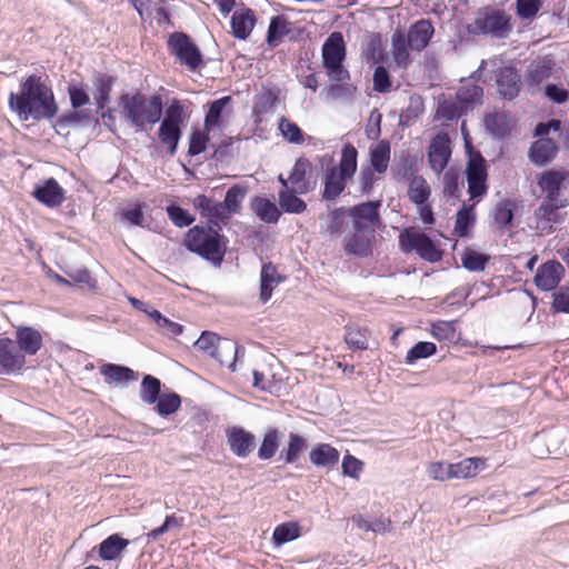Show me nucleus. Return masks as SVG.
Returning <instances> with one entry per match:
<instances>
[{"label":"nucleus","mask_w":569,"mask_h":569,"mask_svg":"<svg viewBox=\"0 0 569 569\" xmlns=\"http://www.w3.org/2000/svg\"><path fill=\"white\" fill-rule=\"evenodd\" d=\"M490 257L486 253L478 252L467 248L461 254L462 267L469 271H483L489 262Z\"/></svg>","instance_id":"obj_56"},{"label":"nucleus","mask_w":569,"mask_h":569,"mask_svg":"<svg viewBox=\"0 0 569 569\" xmlns=\"http://www.w3.org/2000/svg\"><path fill=\"white\" fill-rule=\"evenodd\" d=\"M343 249L347 254L366 258L371 254V241L365 233L355 231L343 240Z\"/></svg>","instance_id":"obj_41"},{"label":"nucleus","mask_w":569,"mask_h":569,"mask_svg":"<svg viewBox=\"0 0 569 569\" xmlns=\"http://www.w3.org/2000/svg\"><path fill=\"white\" fill-rule=\"evenodd\" d=\"M358 168V150L352 143H345L341 149V158L338 166H332L342 178L351 180Z\"/></svg>","instance_id":"obj_29"},{"label":"nucleus","mask_w":569,"mask_h":569,"mask_svg":"<svg viewBox=\"0 0 569 569\" xmlns=\"http://www.w3.org/2000/svg\"><path fill=\"white\" fill-rule=\"evenodd\" d=\"M159 122L160 126L158 128L157 137L160 142V146H154V149L157 152H159L160 148L164 147L167 154L169 157H174L179 148V142L183 134L182 127H177L174 124H170L162 121Z\"/></svg>","instance_id":"obj_22"},{"label":"nucleus","mask_w":569,"mask_h":569,"mask_svg":"<svg viewBox=\"0 0 569 569\" xmlns=\"http://www.w3.org/2000/svg\"><path fill=\"white\" fill-rule=\"evenodd\" d=\"M510 20V16L505 10L485 8L478 12L475 24L480 33L502 39L512 30Z\"/></svg>","instance_id":"obj_7"},{"label":"nucleus","mask_w":569,"mask_h":569,"mask_svg":"<svg viewBox=\"0 0 569 569\" xmlns=\"http://www.w3.org/2000/svg\"><path fill=\"white\" fill-rule=\"evenodd\" d=\"M91 123L90 113L87 110H68L56 119L54 128L59 134L69 127H86ZM67 131L64 134L67 136Z\"/></svg>","instance_id":"obj_32"},{"label":"nucleus","mask_w":569,"mask_h":569,"mask_svg":"<svg viewBox=\"0 0 569 569\" xmlns=\"http://www.w3.org/2000/svg\"><path fill=\"white\" fill-rule=\"evenodd\" d=\"M485 124L493 138L503 139L510 134L509 119L503 113H490L485 117Z\"/></svg>","instance_id":"obj_47"},{"label":"nucleus","mask_w":569,"mask_h":569,"mask_svg":"<svg viewBox=\"0 0 569 569\" xmlns=\"http://www.w3.org/2000/svg\"><path fill=\"white\" fill-rule=\"evenodd\" d=\"M431 194V189L422 176H413L409 181L408 197L416 206L425 204Z\"/></svg>","instance_id":"obj_46"},{"label":"nucleus","mask_w":569,"mask_h":569,"mask_svg":"<svg viewBox=\"0 0 569 569\" xmlns=\"http://www.w3.org/2000/svg\"><path fill=\"white\" fill-rule=\"evenodd\" d=\"M256 24L254 11L250 8L236 11L231 17L232 34L237 39L246 40Z\"/></svg>","instance_id":"obj_27"},{"label":"nucleus","mask_w":569,"mask_h":569,"mask_svg":"<svg viewBox=\"0 0 569 569\" xmlns=\"http://www.w3.org/2000/svg\"><path fill=\"white\" fill-rule=\"evenodd\" d=\"M24 366V355L19 351L14 340L7 337L0 338V373H17L20 372Z\"/></svg>","instance_id":"obj_13"},{"label":"nucleus","mask_w":569,"mask_h":569,"mask_svg":"<svg viewBox=\"0 0 569 569\" xmlns=\"http://www.w3.org/2000/svg\"><path fill=\"white\" fill-rule=\"evenodd\" d=\"M308 448V442L301 435L290 432L288 436L287 448L280 452L279 459H283L286 463H295L299 460L301 453Z\"/></svg>","instance_id":"obj_42"},{"label":"nucleus","mask_w":569,"mask_h":569,"mask_svg":"<svg viewBox=\"0 0 569 569\" xmlns=\"http://www.w3.org/2000/svg\"><path fill=\"white\" fill-rule=\"evenodd\" d=\"M284 277L279 274L272 262L262 264L260 271V300L266 303L270 300L273 289L284 281Z\"/></svg>","instance_id":"obj_26"},{"label":"nucleus","mask_w":569,"mask_h":569,"mask_svg":"<svg viewBox=\"0 0 569 569\" xmlns=\"http://www.w3.org/2000/svg\"><path fill=\"white\" fill-rule=\"evenodd\" d=\"M194 347L210 357L214 358L221 366H227L231 371L236 370V361L240 350L242 355L244 349L230 339H221L211 331H203L196 340Z\"/></svg>","instance_id":"obj_5"},{"label":"nucleus","mask_w":569,"mask_h":569,"mask_svg":"<svg viewBox=\"0 0 569 569\" xmlns=\"http://www.w3.org/2000/svg\"><path fill=\"white\" fill-rule=\"evenodd\" d=\"M313 166L311 161L305 157H299L288 177L293 188H298L299 193H308L316 189L317 178H312Z\"/></svg>","instance_id":"obj_16"},{"label":"nucleus","mask_w":569,"mask_h":569,"mask_svg":"<svg viewBox=\"0 0 569 569\" xmlns=\"http://www.w3.org/2000/svg\"><path fill=\"white\" fill-rule=\"evenodd\" d=\"M248 187L242 184H233L227 190L222 204L230 217L239 212L241 208V201L246 197Z\"/></svg>","instance_id":"obj_53"},{"label":"nucleus","mask_w":569,"mask_h":569,"mask_svg":"<svg viewBox=\"0 0 569 569\" xmlns=\"http://www.w3.org/2000/svg\"><path fill=\"white\" fill-rule=\"evenodd\" d=\"M347 48L341 32H332L322 44V67L331 81L350 80V72L345 68Z\"/></svg>","instance_id":"obj_4"},{"label":"nucleus","mask_w":569,"mask_h":569,"mask_svg":"<svg viewBox=\"0 0 569 569\" xmlns=\"http://www.w3.org/2000/svg\"><path fill=\"white\" fill-rule=\"evenodd\" d=\"M181 397L173 391L162 393L156 405L154 410L161 417H168L176 413L181 407Z\"/></svg>","instance_id":"obj_54"},{"label":"nucleus","mask_w":569,"mask_h":569,"mask_svg":"<svg viewBox=\"0 0 569 569\" xmlns=\"http://www.w3.org/2000/svg\"><path fill=\"white\" fill-rule=\"evenodd\" d=\"M290 22L283 14L273 16L270 19L266 41L270 48L278 47L283 37L290 32Z\"/></svg>","instance_id":"obj_40"},{"label":"nucleus","mask_w":569,"mask_h":569,"mask_svg":"<svg viewBox=\"0 0 569 569\" xmlns=\"http://www.w3.org/2000/svg\"><path fill=\"white\" fill-rule=\"evenodd\" d=\"M555 66V61L547 57L533 60L527 69L529 84L538 86L548 79Z\"/></svg>","instance_id":"obj_39"},{"label":"nucleus","mask_w":569,"mask_h":569,"mask_svg":"<svg viewBox=\"0 0 569 569\" xmlns=\"http://www.w3.org/2000/svg\"><path fill=\"white\" fill-rule=\"evenodd\" d=\"M100 372L109 385H126L138 379V372L122 365L106 363L100 368Z\"/></svg>","instance_id":"obj_31"},{"label":"nucleus","mask_w":569,"mask_h":569,"mask_svg":"<svg viewBox=\"0 0 569 569\" xmlns=\"http://www.w3.org/2000/svg\"><path fill=\"white\" fill-rule=\"evenodd\" d=\"M497 89L506 100H513L519 96L521 89V77L513 66H506L498 70Z\"/></svg>","instance_id":"obj_17"},{"label":"nucleus","mask_w":569,"mask_h":569,"mask_svg":"<svg viewBox=\"0 0 569 569\" xmlns=\"http://www.w3.org/2000/svg\"><path fill=\"white\" fill-rule=\"evenodd\" d=\"M466 111V109L458 102L453 100H440L437 108V118H442L447 121H457Z\"/></svg>","instance_id":"obj_61"},{"label":"nucleus","mask_w":569,"mask_h":569,"mask_svg":"<svg viewBox=\"0 0 569 569\" xmlns=\"http://www.w3.org/2000/svg\"><path fill=\"white\" fill-rule=\"evenodd\" d=\"M166 211L172 223L179 228L189 227L196 220L194 216L178 204H169Z\"/></svg>","instance_id":"obj_64"},{"label":"nucleus","mask_w":569,"mask_h":569,"mask_svg":"<svg viewBox=\"0 0 569 569\" xmlns=\"http://www.w3.org/2000/svg\"><path fill=\"white\" fill-rule=\"evenodd\" d=\"M279 99L278 89H267L254 98L252 108L253 114H264L272 112Z\"/></svg>","instance_id":"obj_52"},{"label":"nucleus","mask_w":569,"mask_h":569,"mask_svg":"<svg viewBox=\"0 0 569 569\" xmlns=\"http://www.w3.org/2000/svg\"><path fill=\"white\" fill-rule=\"evenodd\" d=\"M130 541L120 533H112L98 545V555L103 561H113L121 558Z\"/></svg>","instance_id":"obj_24"},{"label":"nucleus","mask_w":569,"mask_h":569,"mask_svg":"<svg viewBox=\"0 0 569 569\" xmlns=\"http://www.w3.org/2000/svg\"><path fill=\"white\" fill-rule=\"evenodd\" d=\"M192 203L201 217L207 218L208 222L206 226H212V228L221 230L220 224H227L230 219V214L222 202L216 201L206 194H198Z\"/></svg>","instance_id":"obj_10"},{"label":"nucleus","mask_w":569,"mask_h":569,"mask_svg":"<svg viewBox=\"0 0 569 569\" xmlns=\"http://www.w3.org/2000/svg\"><path fill=\"white\" fill-rule=\"evenodd\" d=\"M228 242V238L212 226H193L187 231L183 240L188 251L198 254L214 267L221 266Z\"/></svg>","instance_id":"obj_3"},{"label":"nucleus","mask_w":569,"mask_h":569,"mask_svg":"<svg viewBox=\"0 0 569 569\" xmlns=\"http://www.w3.org/2000/svg\"><path fill=\"white\" fill-rule=\"evenodd\" d=\"M436 343L430 341H419L408 350L405 362L407 365H413L420 359H426L436 355Z\"/></svg>","instance_id":"obj_57"},{"label":"nucleus","mask_w":569,"mask_h":569,"mask_svg":"<svg viewBox=\"0 0 569 569\" xmlns=\"http://www.w3.org/2000/svg\"><path fill=\"white\" fill-rule=\"evenodd\" d=\"M16 346L21 353L34 356L43 346L42 336L33 327L21 326L16 329Z\"/></svg>","instance_id":"obj_20"},{"label":"nucleus","mask_w":569,"mask_h":569,"mask_svg":"<svg viewBox=\"0 0 569 569\" xmlns=\"http://www.w3.org/2000/svg\"><path fill=\"white\" fill-rule=\"evenodd\" d=\"M340 452L329 443H317L309 452L310 462L317 468L331 469L339 462Z\"/></svg>","instance_id":"obj_25"},{"label":"nucleus","mask_w":569,"mask_h":569,"mask_svg":"<svg viewBox=\"0 0 569 569\" xmlns=\"http://www.w3.org/2000/svg\"><path fill=\"white\" fill-rule=\"evenodd\" d=\"M168 48L179 62L194 71L203 64L200 48L184 32H173L169 36Z\"/></svg>","instance_id":"obj_6"},{"label":"nucleus","mask_w":569,"mask_h":569,"mask_svg":"<svg viewBox=\"0 0 569 569\" xmlns=\"http://www.w3.org/2000/svg\"><path fill=\"white\" fill-rule=\"evenodd\" d=\"M226 436L230 451L239 458H247L256 448V436L243 427H230Z\"/></svg>","instance_id":"obj_15"},{"label":"nucleus","mask_w":569,"mask_h":569,"mask_svg":"<svg viewBox=\"0 0 569 569\" xmlns=\"http://www.w3.org/2000/svg\"><path fill=\"white\" fill-rule=\"evenodd\" d=\"M370 331L366 327L348 325L345 327V341L352 350H367Z\"/></svg>","instance_id":"obj_44"},{"label":"nucleus","mask_w":569,"mask_h":569,"mask_svg":"<svg viewBox=\"0 0 569 569\" xmlns=\"http://www.w3.org/2000/svg\"><path fill=\"white\" fill-rule=\"evenodd\" d=\"M390 142L388 140H380L376 146L370 147V167L378 174L387 171L390 161Z\"/></svg>","instance_id":"obj_35"},{"label":"nucleus","mask_w":569,"mask_h":569,"mask_svg":"<svg viewBox=\"0 0 569 569\" xmlns=\"http://www.w3.org/2000/svg\"><path fill=\"white\" fill-rule=\"evenodd\" d=\"M380 200H370L348 208V216L358 233L375 232L381 224Z\"/></svg>","instance_id":"obj_8"},{"label":"nucleus","mask_w":569,"mask_h":569,"mask_svg":"<svg viewBox=\"0 0 569 569\" xmlns=\"http://www.w3.org/2000/svg\"><path fill=\"white\" fill-rule=\"evenodd\" d=\"M450 138L448 133L440 132L436 134L428 148V161L430 168L436 172H442L451 157Z\"/></svg>","instance_id":"obj_12"},{"label":"nucleus","mask_w":569,"mask_h":569,"mask_svg":"<svg viewBox=\"0 0 569 569\" xmlns=\"http://www.w3.org/2000/svg\"><path fill=\"white\" fill-rule=\"evenodd\" d=\"M301 536V528L296 521H288L277 526L272 533L274 546H282Z\"/></svg>","instance_id":"obj_50"},{"label":"nucleus","mask_w":569,"mask_h":569,"mask_svg":"<svg viewBox=\"0 0 569 569\" xmlns=\"http://www.w3.org/2000/svg\"><path fill=\"white\" fill-rule=\"evenodd\" d=\"M160 379L151 375H144L140 385V400L147 405H153L162 395Z\"/></svg>","instance_id":"obj_45"},{"label":"nucleus","mask_w":569,"mask_h":569,"mask_svg":"<svg viewBox=\"0 0 569 569\" xmlns=\"http://www.w3.org/2000/svg\"><path fill=\"white\" fill-rule=\"evenodd\" d=\"M231 101L232 98L230 96H224L208 103V110L203 122L207 131H211L221 126L223 111Z\"/></svg>","instance_id":"obj_38"},{"label":"nucleus","mask_w":569,"mask_h":569,"mask_svg":"<svg viewBox=\"0 0 569 569\" xmlns=\"http://www.w3.org/2000/svg\"><path fill=\"white\" fill-rule=\"evenodd\" d=\"M209 133L210 131L204 128L202 130L192 128L189 136L188 156L196 157L207 150L211 144Z\"/></svg>","instance_id":"obj_55"},{"label":"nucleus","mask_w":569,"mask_h":569,"mask_svg":"<svg viewBox=\"0 0 569 569\" xmlns=\"http://www.w3.org/2000/svg\"><path fill=\"white\" fill-rule=\"evenodd\" d=\"M567 206V200H561L560 198H556L553 200H549L547 196H545L543 201L540 206L535 210V217L538 220H543L548 223L557 222L556 212L559 209H562Z\"/></svg>","instance_id":"obj_51"},{"label":"nucleus","mask_w":569,"mask_h":569,"mask_svg":"<svg viewBox=\"0 0 569 569\" xmlns=\"http://www.w3.org/2000/svg\"><path fill=\"white\" fill-rule=\"evenodd\" d=\"M518 206L515 200L502 199L493 209V221L499 230L510 228L513 224Z\"/></svg>","instance_id":"obj_33"},{"label":"nucleus","mask_w":569,"mask_h":569,"mask_svg":"<svg viewBox=\"0 0 569 569\" xmlns=\"http://www.w3.org/2000/svg\"><path fill=\"white\" fill-rule=\"evenodd\" d=\"M537 184L550 201L560 198L561 190L569 184V170L555 168L545 170L537 176Z\"/></svg>","instance_id":"obj_11"},{"label":"nucleus","mask_w":569,"mask_h":569,"mask_svg":"<svg viewBox=\"0 0 569 569\" xmlns=\"http://www.w3.org/2000/svg\"><path fill=\"white\" fill-rule=\"evenodd\" d=\"M298 188L280 190L278 193V203L280 211L286 213L299 214L307 210V203L303 199L298 197Z\"/></svg>","instance_id":"obj_34"},{"label":"nucleus","mask_w":569,"mask_h":569,"mask_svg":"<svg viewBox=\"0 0 569 569\" xmlns=\"http://www.w3.org/2000/svg\"><path fill=\"white\" fill-rule=\"evenodd\" d=\"M475 223V206H467L466 203H462L461 208L457 211L456 223L453 228L455 234H457L460 238L468 237L470 229L473 228Z\"/></svg>","instance_id":"obj_43"},{"label":"nucleus","mask_w":569,"mask_h":569,"mask_svg":"<svg viewBox=\"0 0 569 569\" xmlns=\"http://www.w3.org/2000/svg\"><path fill=\"white\" fill-rule=\"evenodd\" d=\"M281 433L277 428L269 427L258 449V457L261 460L271 459L280 446Z\"/></svg>","instance_id":"obj_48"},{"label":"nucleus","mask_w":569,"mask_h":569,"mask_svg":"<svg viewBox=\"0 0 569 569\" xmlns=\"http://www.w3.org/2000/svg\"><path fill=\"white\" fill-rule=\"evenodd\" d=\"M250 207L256 216L266 223H277L281 217V211L277 204L266 197H253Z\"/></svg>","instance_id":"obj_30"},{"label":"nucleus","mask_w":569,"mask_h":569,"mask_svg":"<svg viewBox=\"0 0 569 569\" xmlns=\"http://www.w3.org/2000/svg\"><path fill=\"white\" fill-rule=\"evenodd\" d=\"M8 106L21 121H41L54 118L59 111L53 91L40 76L29 74L18 92H11Z\"/></svg>","instance_id":"obj_1"},{"label":"nucleus","mask_w":569,"mask_h":569,"mask_svg":"<svg viewBox=\"0 0 569 569\" xmlns=\"http://www.w3.org/2000/svg\"><path fill=\"white\" fill-rule=\"evenodd\" d=\"M483 96L482 87L478 84L463 86L458 89L456 99L467 110L472 103H481Z\"/></svg>","instance_id":"obj_58"},{"label":"nucleus","mask_w":569,"mask_h":569,"mask_svg":"<svg viewBox=\"0 0 569 569\" xmlns=\"http://www.w3.org/2000/svg\"><path fill=\"white\" fill-rule=\"evenodd\" d=\"M483 465L480 458H466L457 463H450L449 476L451 479H465L477 475L479 467Z\"/></svg>","instance_id":"obj_49"},{"label":"nucleus","mask_w":569,"mask_h":569,"mask_svg":"<svg viewBox=\"0 0 569 569\" xmlns=\"http://www.w3.org/2000/svg\"><path fill=\"white\" fill-rule=\"evenodd\" d=\"M279 130L282 137L290 143L301 144L305 141L302 129L296 123L281 117L279 120Z\"/></svg>","instance_id":"obj_62"},{"label":"nucleus","mask_w":569,"mask_h":569,"mask_svg":"<svg viewBox=\"0 0 569 569\" xmlns=\"http://www.w3.org/2000/svg\"><path fill=\"white\" fill-rule=\"evenodd\" d=\"M409 46L406 33L396 30L391 37V53L398 68L407 69L410 63Z\"/></svg>","instance_id":"obj_36"},{"label":"nucleus","mask_w":569,"mask_h":569,"mask_svg":"<svg viewBox=\"0 0 569 569\" xmlns=\"http://www.w3.org/2000/svg\"><path fill=\"white\" fill-rule=\"evenodd\" d=\"M435 34V27L430 19H419L412 23L406 33L408 46L412 51L426 49Z\"/></svg>","instance_id":"obj_18"},{"label":"nucleus","mask_w":569,"mask_h":569,"mask_svg":"<svg viewBox=\"0 0 569 569\" xmlns=\"http://www.w3.org/2000/svg\"><path fill=\"white\" fill-rule=\"evenodd\" d=\"M348 214V209L339 207L333 209L328 216L326 227H321V233H328L330 236H339L343 231L345 217Z\"/></svg>","instance_id":"obj_60"},{"label":"nucleus","mask_w":569,"mask_h":569,"mask_svg":"<svg viewBox=\"0 0 569 569\" xmlns=\"http://www.w3.org/2000/svg\"><path fill=\"white\" fill-rule=\"evenodd\" d=\"M143 207H146V204L134 203L122 208L119 211L121 220L129 223L130 226L143 227L146 219Z\"/></svg>","instance_id":"obj_63"},{"label":"nucleus","mask_w":569,"mask_h":569,"mask_svg":"<svg viewBox=\"0 0 569 569\" xmlns=\"http://www.w3.org/2000/svg\"><path fill=\"white\" fill-rule=\"evenodd\" d=\"M466 178L471 199H481L487 194L488 166L482 154H477L472 161L467 162Z\"/></svg>","instance_id":"obj_9"},{"label":"nucleus","mask_w":569,"mask_h":569,"mask_svg":"<svg viewBox=\"0 0 569 569\" xmlns=\"http://www.w3.org/2000/svg\"><path fill=\"white\" fill-rule=\"evenodd\" d=\"M565 272V267L558 260H548L538 267L533 282L538 289L551 291L558 288Z\"/></svg>","instance_id":"obj_14"},{"label":"nucleus","mask_w":569,"mask_h":569,"mask_svg":"<svg viewBox=\"0 0 569 569\" xmlns=\"http://www.w3.org/2000/svg\"><path fill=\"white\" fill-rule=\"evenodd\" d=\"M558 150L553 139H537L529 148L528 158L535 166L545 167L556 158Z\"/></svg>","instance_id":"obj_21"},{"label":"nucleus","mask_w":569,"mask_h":569,"mask_svg":"<svg viewBox=\"0 0 569 569\" xmlns=\"http://www.w3.org/2000/svg\"><path fill=\"white\" fill-rule=\"evenodd\" d=\"M118 106L122 117L134 128L136 132L146 131L161 120L163 114V101L160 94H152L149 99L137 91L122 93Z\"/></svg>","instance_id":"obj_2"},{"label":"nucleus","mask_w":569,"mask_h":569,"mask_svg":"<svg viewBox=\"0 0 569 569\" xmlns=\"http://www.w3.org/2000/svg\"><path fill=\"white\" fill-rule=\"evenodd\" d=\"M93 98L98 110H104L110 103V96L117 78L102 72L92 76Z\"/></svg>","instance_id":"obj_23"},{"label":"nucleus","mask_w":569,"mask_h":569,"mask_svg":"<svg viewBox=\"0 0 569 569\" xmlns=\"http://www.w3.org/2000/svg\"><path fill=\"white\" fill-rule=\"evenodd\" d=\"M349 179L342 178L335 169L327 168L323 177V190L321 198L326 201H335L345 191Z\"/></svg>","instance_id":"obj_28"},{"label":"nucleus","mask_w":569,"mask_h":569,"mask_svg":"<svg viewBox=\"0 0 569 569\" xmlns=\"http://www.w3.org/2000/svg\"><path fill=\"white\" fill-rule=\"evenodd\" d=\"M32 196L49 208L60 206L64 199V190L54 178H48L41 184H36Z\"/></svg>","instance_id":"obj_19"},{"label":"nucleus","mask_w":569,"mask_h":569,"mask_svg":"<svg viewBox=\"0 0 569 569\" xmlns=\"http://www.w3.org/2000/svg\"><path fill=\"white\" fill-rule=\"evenodd\" d=\"M416 253L430 263L439 262L443 257V250L440 249V243L431 239L427 233L420 231V239L417 243Z\"/></svg>","instance_id":"obj_37"},{"label":"nucleus","mask_w":569,"mask_h":569,"mask_svg":"<svg viewBox=\"0 0 569 569\" xmlns=\"http://www.w3.org/2000/svg\"><path fill=\"white\" fill-rule=\"evenodd\" d=\"M425 111L423 100L420 96L413 94L409 98V104L402 109L399 117L400 126H409L411 121L416 120Z\"/></svg>","instance_id":"obj_59"}]
</instances>
